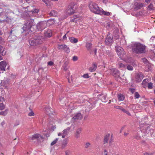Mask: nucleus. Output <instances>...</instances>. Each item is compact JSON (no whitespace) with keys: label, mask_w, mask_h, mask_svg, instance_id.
<instances>
[{"label":"nucleus","mask_w":155,"mask_h":155,"mask_svg":"<svg viewBox=\"0 0 155 155\" xmlns=\"http://www.w3.org/2000/svg\"><path fill=\"white\" fill-rule=\"evenodd\" d=\"M147 87L149 89H152L153 88V84L151 82H149L148 83Z\"/></svg>","instance_id":"32"},{"label":"nucleus","mask_w":155,"mask_h":155,"mask_svg":"<svg viewBox=\"0 0 155 155\" xmlns=\"http://www.w3.org/2000/svg\"><path fill=\"white\" fill-rule=\"evenodd\" d=\"M48 65H49L50 66H51L53 65V63L52 61H50L48 62Z\"/></svg>","instance_id":"53"},{"label":"nucleus","mask_w":155,"mask_h":155,"mask_svg":"<svg viewBox=\"0 0 155 155\" xmlns=\"http://www.w3.org/2000/svg\"><path fill=\"white\" fill-rule=\"evenodd\" d=\"M151 80L150 78H148L144 79L142 83L143 87L144 88H146L148 83H149V81H150Z\"/></svg>","instance_id":"13"},{"label":"nucleus","mask_w":155,"mask_h":155,"mask_svg":"<svg viewBox=\"0 0 155 155\" xmlns=\"http://www.w3.org/2000/svg\"><path fill=\"white\" fill-rule=\"evenodd\" d=\"M105 153H107V150H104V154H105Z\"/></svg>","instance_id":"60"},{"label":"nucleus","mask_w":155,"mask_h":155,"mask_svg":"<svg viewBox=\"0 0 155 155\" xmlns=\"http://www.w3.org/2000/svg\"><path fill=\"white\" fill-rule=\"evenodd\" d=\"M151 0H145V2L147 3H149Z\"/></svg>","instance_id":"59"},{"label":"nucleus","mask_w":155,"mask_h":155,"mask_svg":"<svg viewBox=\"0 0 155 155\" xmlns=\"http://www.w3.org/2000/svg\"><path fill=\"white\" fill-rule=\"evenodd\" d=\"M34 115V112L32 111H31L30 113H29L28 114V116H33Z\"/></svg>","instance_id":"47"},{"label":"nucleus","mask_w":155,"mask_h":155,"mask_svg":"<svg viewBox=\"0 0 155 155\" xmlns=\"http://www.w3.org/2000/svg\"><path fill=\"white\" fill-rule=\"evenodd\" d=\"M105 41L107 44L111 43L112 42V38L110 37L107 36L105 40Z\"/></svg>","instance_id":"22"},{"label":"nucleus","mask_w":155,"mask_h":155,"mask_svg":"<svg viewBox=\"0 0 155 155\" xmlns=\"http://www.w3.org/2000/svg\"><path fill=\"white\" fill-rule=\"evenodd\" d=\"M91 145V143L89 142L86 143L85 144V148L86 149L88 148Z\"/></svg>","instance_id":"37"},{"label":"nucleus","mask_w":155,"mask_h":155,"mask_svg":"<svg viewBox=\"0 0 155 155\" xmlns=\"http://www.w3.org/2000/svg\"><path fill=\"white\" fill-rule=\"evenodd\" d=\"M81 131V128H78L77 129L76 132L75 134V137L78 138L79 137V135Z\"/></svg>","instance_id":"20"},{"label":"nucleus","mask_w":155,"mask_h":155,"mask_svg":"<svg viewBox=\"0 0 155 155\" xmlns=\"http://www.w3.org/2000/svg\"><path fill=\"white\" fill-rule=\"evenodd\" d=\"M45 35L46 37H50L52 35L51 31V30H48L45 33Z\"/></svg>","instance_id":"23"},{"label":"nucleus","mask_w":155,"mask_h":155,"mask_svg":"<svg viewBox=\"0 0 155 155\" xmlns=\"http://www.w3.org/2000/svg\"><path fill=\"white\" fill-rule=\"evenodd\" d=\"M107 96L106 95H103L102 96L101 100L104 102H105Z\"/></svg>","instance_id":"36"},{"label":"nucleus","mask_w":155,"mask_h":155,"mask_svg":"<svg viewBox=\"0 0 155 155\" xmlns=\"http://www.w3.org/2000/svg\"><path fill=\"white\" fill-rule=\"evenodd\" d=\"M0 53L2 55H5L6 53V51L4 50V48L1 45H0Z\"/></svg>","instance_id":"25"},{"label":"nucleus","mask_w":155,"mask_h":155,"mask_svg":"<svg viewBox=\"0 0 155 155\" xmlns=\"http://www.w3.org/2000/svg\"><path fill=\"white\" fill-rule=\"evenodd\" d=\"M148 9L149 10H152L153 9V7L152 4L150 3V5L148 7Z\"/></svg>","instance_id":"39"},{"label":"nucleus","mask_w":155,"mask_h":155,"mask_svg":"<svg viewBox=\"0 0 155 155\" xmlns=\"http://www.w3.org/2000/svg\"><path fill=\"white\" fill-rule=\"evenodd\" d=\"M144 155H153L152 153H147L145 152L143 153Z\"/></svg>","instance_id":"54"},{"label":"nucleus","mask_w":155,"mask_h":155,"mask_svg":"<svg viewBox=\"0 0 155 155\" xmlns=\"http://www.w3.org/2000/svg\"><path fill=\"white\" fill-rule=\"evenodd\" d=\"M107 0H103V2L104 3H106L107 2Z\"/></svg>","instance_id":"63"},{"label":"nucleus","mask_w":155,"mask_h":155,"mask_svg":"<svg viewBox=\"0 0 155 155\" xmlns=\"http://www.w3.org/2000/svg\"><path fill=\"white\" fill-rule=\"evenodd\" d=\"M67 143L68 142L67 140H66V139L64 140L63 141V144L62 145V147L63 148L64 147L66 146Z\"/></svg>","instance_id":"34"},{"label":"nucleus","mask_w":155,"mask_h":155,"mask_svg":"<svg viewBox=\"0 0 155 155\" xmlns=\"http://www.w3.org/2000/svg\"><path fill=\"white\" fill-rule=\"evenodd\" d=\"M8 63L5 61H3L0 62V69L2 71H5Z\"/></svg>","instance_id":"11"},{"label":"nucleus","mask_w":155,"mask_h":155,"mask_svg":"<svg viewBox=\"0 0 155 155\" xmlns=\"http://www.w3.org/2000/svg\"><path fill=\"white\" fill-rule=\"evenodd\" d=\"M49 14L51 16H56L57 15V12L54 10H53Z\"/></svg>","instance_id":"26"},{"label":"nucleus","mask_w":155,"mask_h":155,"mask_svg":"<svg viewBox=\"0 0 155 155\" xmlns=\"http://www.w3.org/2000/svg\"><path fill=\"white\" fill-rule=\"evenodd\" d=\"M5 108V106L2 103L0 104V110H3Z\"/></svg>","instance_id":"43"},{"label":"nucleus","mask_w":155,"mask_h":155,"mask_svg":"<svg viewBox=\"0 0 155 155\" xmlns=\"http://www.w3.org/2000/svg\"><path fill=\"white\" fill-rule=\"evenodd\" d=\"M43 38L41 36H35L29 40V43L31 46H36L41 44L43 42Z\"/></svg>","instance_id":"2"},{"label":"nucleus","mask_w":155,"mask_h":155,"mask_svg":"<svg viewBox=\"0 0 155 155\" xmlns=\"http://www.w3.org/2000/svg\"><path fill=\"white\" fill-rule=\"evenodd\" d=\"M89 8L90 10L94 13L99 14L102 13V8L99 7L95 3L90 4L89 5Z\"/></svg>","instance_id":"3"},{"label":"nucleus","mask_w":155,"mask_h":155,"mask_svg":"<svg viewBox=\"0 0 155 155\" xmlns=\"http://www.w3.org/2000/svg\"><path fill=\"white\" fill-rule=\"evenodd\" d=\"M101 12H102V13H101V14H99V15H105L109 16L110 14V13H109V12H105V11H104L102 8V10H101Z\"/></svg>","instance_id":"28"},{"label":"nucleus","mask_w":155,"mask_h":155,"mask_svg":"<svg viewBox=\"0 0 155 155\" xmlns=\"http://www.w3.org/2000/svg\"><path fill=\"white\" fill-rule=\"evenodd\" d=\"M118 65L120 68H124L125 67V65L121 63H119Z\"/></svg>","instance_id":"44"},{"label":"nucleus","mask_w":155,"mask_h":155,"mask_svg":"<svg viewBox=\"0 0 155 155\" xmlns=\"http://www.w3.org/2000/svg\"><path fill=\"white\" fill-rule=\"evenodd\" d=\"M115 48L118 56L121 59L124 58V54L123 49L120 46H116Z\"/></svg>","instance_id":"5"},{"label":"nucleus","mask_w":155,"mask_h":155,"mask_svg":"<svg viewBox=\"0 0 155 155\" xmlns=\"http://www.w3.org/2000/svg\"><path fill=\"white\" fill-rule=\"evenodd\" d=\"M58 138H56L51 143V146H52L56 144L57 143L58 141Z\"/></svg>","instance_id":"38"},{"label":"nucleus","mask_w":155,"mask_h":155,"mask_svg":"<svg viewBox=\"0 0 155 155\" xmlns=\"http://www.w3.org/2000/svg\"><path fill=\"white\" fill-rule=\"evenodd\" d=\"M151 41L155 42V37H152L150 39Z\"/></svg>","instance_id":"51"},{"label":"nucleus","mask_w":155,"mask_h":155,"mask_svg":"<svg viewBox=\"0 0 155 155\" xmlns=\"http://www.w3.org/2000/svg\"><path fill=\"white\" fill-rule=\"evenodd\" d=\"M117 98L119 101H122L124 100L125 97L122 94H119L117 95Z\"/></svg>","instance_id":"17"},{"label":"nucleus","mask_w":155,"mask_h":155,"mask_svg":"<svg viewBox=\"0 0 155 155\" xmlns=\"http://www.w3.org/2000/svg\"><path fill=\"white\" fill-rule=\"evenodd\" d=\"M69 40L72 43H76L78 41V39L75 38L73 37H71L69 38Z\"/></svg>","instance_id":"21"},{"label":"nucleus","mask_w":155,"mask_h":155,"mask_svg":"<svg viewBox=\"0 0 155 155\" xmlns=\"http://www.w3.org/2000/svg\"><path fill=\"white\" fill-rule=\"evenodd\" d=\"M114 108L116 109H119L121 110L122 107L120 106H114Z\"/></svg>","instance_id":"46"},{"label":"nucleus","mask_w":155,"mask_h":155,"mask_svg":"<svg viewBox=\"0 0 155 155\" xmlns=\"http://www.w3.org/2000/svg\"><path fill=\"white\" fill-rule=\"evenodd\" d=\"M5 91L3 90V88L0 86V102L4 101V96L5 95Z\"/></svg>","instance_id":"12"},{"label":"nucleus","mask_w":155,"mask_h":155,"mask_svg":"<svg viewBox=\"0 0 155 155\" xmlns=\"http://www.w3.org/2000/svg\"><path fill=\"white\" fill-rule=\"evenodd\" d=\"M121 110L123 112H124L127 114L128 115H129V116L131 115L129 113V112L128 111L126 110V109H125L124 108H123L122 107V108Z\"/></svg>","instance_id":"33"},{"label":"nucleus","mask_w":155,"mask_h":155,"mask_svg":"<svg viewBox=\"0 0 155 155\" xmlns=\"http://www.w3.org/2000/svg\"><path fill=\"white\" fill-rule=\"evenodd\" d=\"M134 107V105H131L129 106V107L127 106V107L128 108H129V107L131 108L132 109H133V108Z\"/></svg>","instance_id":"56"},{"label":"nucleus","mask_w":155,"mask_h":155,"mask_svg":"<svg viewBox=\"0 0 155 155\" xmlns=\"http://www.w3.org/2000/svg\"><path fill=\"white\" fill-rule=\"evenodd\" d=\"M43 2H44L46 4H48V1L46 0H42Z\"/></svg>","instance_id":"58"},{"label":"nucleus","mask_w":155,"mask_h":155,"mask_svg":"<svg viewBox=\"0 0 155 155\" xmlns=\"http://www.w3.org/2000/svg\"><path fill=\"white\" fill-rule=\"evenodd\" d=\"M44 111L45 113L48 115L51 114H53V110L49 106H46L45 107Z\"/></svg>","instance_id":"10"},{"label":"nucleus","mask_w":155,"mask_h":155,"mask_svg":"<svg viewBox=\"0 0 155 155\" xmlns=\"http://www.w3.org/2000/svg\"><path fill=\"white\" fill-rule=\"evenodd\" d=\"M70 128L69 127H67L66 129L64 130L61 133L58 134V136H61L62 138H64L68 135Z\"/></svg>","instance_id":"7"},{"label":"nucleus","mask_w":155,"mask_h":155,"mask_svg":"<svg viewBox=\"0 0 155 155\" xmlns=\"http://www.w3.org/2000/svg\"><path fill=\"white\" fill-rule=\"evenodd\" d=\"M3 41V39L2 37H0V43H1L2 42V41Z\"/></svg>","instance_id":"61"},{"label":"nucleus","mask_w":155,"mask_h":155,"mask_svg":"<svg viewBox=\"0 0 155 155\" xmlns=\"http://www.w3.org/2000/svg\"><path fill=\"white\" fill-rule=\"evenodd\" d=\"M133 52L137 54L143 53L145 52L146 46L139 43H135L132 45Z\"/></svg>","instance_id":"1"},{"label":"nucleus","mask_w":155,"mask_h":155,"mask_svg":"<svg viewBox=\"0 0 155 155\" xmlns=\"http://www.w3.org/2000/svg\"><path fill=\"white\" fill-rule=\"evenodd\" d=\"M67 38V37L66 36V34L63 37V39L64 40H66Z\"/></svg>","instance_id":"57"},{"label":"nucleus","mask_w":155,"mask_h":155,"mask_svg":"<svg viewBox=\"0 0 155 155\" xmlns=\"http://www.w3.org/2000/svg\"><path fill=\"white\" fill-rule=\"evenodd\" d=\"M109 137V135H107L105 136L104 139V142L105 143L108 142Z\"/></svg>","instance_id":"31"},{"label":"nucleus","mask_w":155,"mask_h":155,"mask_svg":"<svg viewBox=\"0 0 155 155\" xmlns=\"http://www.w3.org/2000/svg\"><path fill=\"white\" fill-rule=\"evenodd\" d=\"M47 26V23L46 21H41L38 23L37 28L38 31H41Z\"/></svg>","instance_id":"6"},{"label":"nucleus","mask_w":155,"mask_h":155,"mask_svg":"<svg viewBox=\"0 0 155 155\" xmlns=\"http://www.w3.org/2000/svg\"><path fill=\"white\" fill-rule=\"evenodd\" d=\"M132 65L133 66H136L137 65V64L135 62L133 63H132Z\"/></svg>","instance_id":"62"},{"label":"nucleus","mask_w":155,"mask_h":155,"mask_svg":"<svg viewBox=\"0 0 155 155\" xmlns=\"http://www.w3.org/2000/svg\"><path fill=\"white\" fill-rule=\"evenodd\" d=\"M64 50L67 53H68L70 52V49L69 48L67 47V45H66L65 48H64Z\"/></svg>","instance_id":"35"},{"label":"nucleus","mask_w":155,"mask_h":155,"mask_svg":"<svg viewBox=\"0 0 155 155\" xmlns=\"http://www.w3.org/2000/svg\"><path fill=\"white\" fill-rule=\"evenodd\" d=\"M33 25V21L31 20H28L25 24L22 27V29L24 31H28V32L29 33L30 31H32L31 30V28Z\"/></svg>","instance_id":"4"},{"label":"nucleus","mask_w":155,"mask_h":155,"mask_svg":"<svg viewBox=\"0 0 155 155\" xmlns=\"http://www.w3.org/2000/svg\"><path fill=\"white\" fill-rule=\"evenodd\" d=\"M8 110L6 109L4 111L0 112V115H2L4 116L6 115L8 112Z\"/></svg>","instance_id":"29"},{"label":"nucleus","mask_w":155,"mask_h":155,"mask_svg":"<svg viewBox=\"0 0 155 155\" xmlns=\"http://www.w3.org/2000/svg\"><path fill=\"white\" fill-rule=\"evenodd\" d=\"M76 6L74 5L73 6H70L67 9L66 13L68 14L71 15L75 12V8Z\"/></svg>","instance_id":"8"},{"label":"nucleus","mask_w":155,"mask_h":155,"mask_svg":"<svg viewBox=\"0 0 155 155\" xmlns=\"http://www.w3.org/2000/svg\"><path fill=\"white\" fill-rule=\"evenodd\" d=\"M97 66L95 64H93L92 66L89 69V71L91 72L94 71L96 69Z\"/></svg>","instance_id":"19"},{"label":"nucleus","mask_w":155,"mask_h":155,"mask_svg":"<svg viewBox=\"0 0 155 155\" xmlns=\"http://www.w3.org/2000/svg\"><path fill=\"white\" fill-rule=\"evenodd\" d=\"M39 10L37 9H35L34 10L32 11V12L34 13H37L38 12Z\"/></svg>","instance_id":"50"},{"label":"nucleus","mask_w":155,"mask_h":155,"mask_svg":"<svg viewBox=\"0 0 155 155\" xmlns=\"http://www.w3.org/2000/svg\"><path fill=\"white\" fill-rule=\"evenodd\" d=\"M78 15H74L73 17V18L72 19H75V20H76V19L77 18H78Z\"/></svg>","instance_id":"55"},{"label":"nucleus","mask_w":155,"mask_h":155,"mask_svg":"<svg viewBox=\"0 0 155 155\" xmlns=\"http://www.w3.org/2000/svg\"><path fill=\"white\" fill-rule=\"evenodd\" d=\"M66 45L64 44L59 45H58V48L59 49H63L64 50V48H65Z\"/></svg>","instance_id":"30"},{"label":"nucleus","mask_w":155,"mask_h":155,"mask_svg":"<svg viewBox=\"0 0 155 155\" xmlns=\"http://www.w3.org/2000/svg\"><path fill=\"white\" fill-rule=\"evenodd\" d=\"M73 60L74 61H76L78 59V57L76 56H74L73 57Z\"/></svg>","instance_id":"48"},{"label":"nucleus","mask_w":155,"mask_h":155,"mask_svg":"<svg viewBox=\"0 0 155 155\" xmlns=\"http://www.w3.org/2000/svg\"><path fill=\"white\" fill-rule=\"evenodd\" d=\"M92 44L91 43L87 42L86 44V47L87 50H90L92 47Z\"/></svg>","instance_id":"24"},{"label":"nucleus","mask_w":155,"mask_h":155,"mask_svg":"<svg viewBox=\"0 0 155 155\" xmlns=\"http://www.w3.org/2000/svg\"><path fill=\"white\" fill-rule=\"evenodd\" d=\"M143 75L142 74H140L136 77V80L138 82H140L143 78Z\"/></svg>","instance_id":"16"},{"label":"nucleus","mask_w":155,"mask_h":155,"mask_svg":"<svg viewBox=\"0 0 155 155\" xmlns=\"http://www.w3.org/2000/svg\"><path fill=\"white\" fill-rule=\"evenodd\" d=\"M83 77L84 78H89L88 75L87 74H84L83 75Z\"/></svg>","instance_id":"52"},{"label":"nucleus","mask_w":155,"mask_h":155,"mask_svg":"<svg viewBox=\"0 0 155 155\" xmlns=\"http://www.w3.org/2000/svg\"><path fill=\"white\" fill-rule=\"evenodd\" d=\"M63 98V97H59V100L60 101H61V99Z\"/></svg>","instance_id":"64"},{"label":"nucleus","mask_w":155,"mask_h":155,"mask_svg":"<svg viewBox=\"0 0 155 155\" xmlns=\"http://www.w3.org/2000/svg\"><path fill=\"white\" fill-rule=\"evenodd\" d=\"M82 18L81 16H78L77 18V19L75 20V19H71V21L74 22H79L80 20H81Z\"/></svg>","instance_id":"27"},{"label":"nucleus","mask_w":155,"mask_h":155,"mask_svg":"<svg viewBox=\"0 0 155 155\" xmlns=\"http://www.w3.org/2000/svg\"><path fill=\"white\" fill-rule=\"evenodd\" d=\"M82 117V116L80 113L76 114L73 118L74 120H79L81 119Z\"/></svg>","instance_id":"15"},{"label":"nucleus","mask_w":155,"mask_h":155,"mask_svg":"<svg viewBox=\"0 0 155 155\" xmlns=\"http://www.w3.org/2000/svg\"><path fill=\"white\" fill-rule=\"evenodd\" d=\"M110 71V74L114 76H118L119 75V71L117 69L112 68L109 70Z\"/></svg>","instance_id":"14"},{"label":"nucleus","mask_w":155,"mask_h":155,"mask_svg":"<svg viewBox=\"0 0 155 155\" xmlns=\"http://www.w3.org/2000/svg\"><path fill=\"white\" fill-rule=\"evenodd\" d=\"M127 69L130 71H132L133 70V67L130 65H128L127 67Z\"/></svg>","instance_id":"41"},{"label":"nucleus","mask_w":155,"mask_h":155,"mask_svg":"<svg viewBox=\"0 0 155 155\" xmlns=\"http://www.w3.org/2000/svg\"><path fill=\"white\" fill-rule=\"evenodd\" d=\"M134 137L137 140H139L140 138V136L138 134L134 136Z\"/></svg>","instance_id":"42"},{"label":"nucleus","mask_w":155,"mask_h":155,"mask_svg":"<svg viewBox=\"0 0 155 155\" xmlns=\"http://www.w3.org/2000/svg\"><path fill=\"white\" fill-rule=\"evenodd\" d=\"M141 60H142V62H144V63H147V59H146L145 58H142L141 59Z\"/></svg>","instance_id":"45"},{"label":"nucleus","mask_w":155,"mask_h":155,"mask_svg":"<svg viewBox=\"0 0 155 155\" xmlns=\"http://www.w3.org/2000/svg\"><path fill=\"white\" fill-rule=\"evenodd\" d=\"M43 139V137L39 134H35L32 135V137H29V139L31 140H34L36 139L40 140Z\"/></svg>","instance_id":"9"},{"label":"nucleus","mask_w":155,"mask_h":155,"mask_svg":"<svg viewBox=\"0 0 155 155\" xmlns=\"http://www.w3.org/2000/svg\"><path fill=\"white\" fill-rule=\"evenodd\" d=\"M144 5V4L142 3H137L136 5L135 9L136 10H138L140 9Z\"/></svg>","instance_id":"18"},{"label":"nucleus","mask_w":155,"mask_h":155,"mask_svg":"<svg viewBox=\"0 0 155 155\" xmlns=\"http://www.w3.org/2000/svg\"><path fill=\"white\" fill-rule=\"evenodd\" d=\"M129 90L131 92L132 94H133L135 92V89L134 88H130L129 89Z\"/></svg>","instance_id":"49"},{"label":"nucleus","mask_w":155,"mask_h":155,"mask_svg":"<svg viewBox=\"0 0 155 155\" xmlns=\"http://www.w3.org/2000/svg\"><path fill=\"white\" fill-rule=\"evenodd\" d=\"M134 97L136 98H138L140 97V95L137 92H136L134 94Z\"/></svg>","instance_id":"40"}]
</instances>
